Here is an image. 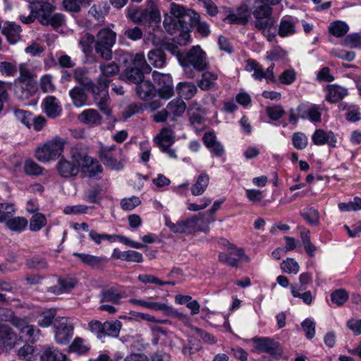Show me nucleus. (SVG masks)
<instances>
[{
	"mask_svg": "<svg viewBox=\"0 0 361 361\" xmlns=\"http://www.w3.org/2000/svg\"><path fill=\"white\" fill-rule=\"evenodd\" d=\"M204 214H199L191 218L178 221L176 223L172 222L169 219H166V226L175 233L191 234L196 232L209 231V224L214 221L215 219H205Z\"/></svg>",
	"mask_w": 361,
	"mask_h": 361,
	"instance_id": "1",
	"label": "nucleus"
},
{
	"mask_svg": "<svg viewBox=\"0 0 361 361\" xmlns=\"http://www.w3.org/2000/svg\"><path fill=\"white\" fill-rule=\"evenodd\" d=\"M72 157L79 163L80 171L85 176L94 177L102 172V166L99 161L90 157L85 147L78 145L71 149Z\"/></svg>",
	"mask_w": 361,
	"mask_h": 361,
	"instance_id": "2",
	"label": "nucleus"
},
{
	"mask_svg": "<svg viewBox=\"0 0 361 361\" xmlns=\"http://www.w3.org/2000/svg\"><path fill=\"white\" fill-rule=\"evenodd\" d=\"M95 53L103 60L110 61L113 58L112 48L116 41V33L109 27L100 29L94 36Z\"/></svg>",
	"mask_w": 361,
	"mask_h": 361,
	"instance_id": "3",
	"label": "nucleus"
},
{
	"mask_svg": "<svg viewBox=\"0 0 361 361\" xmlns=\"http://www.w3.org/2000/svg\"><path fill=\"white\" fill-rule=\"evenodd\" d=\"M20 75L14 81L15 94L21 100L30 98L36 90L34 75L24 65L19 68Z\"/></svg>",
	"mask_w": 361,
	"mask_h": 361,
	"instance_id": "4",
	"label": "nucleus"
},
{
	"mask_svg": "<svg viewBox=\"0 0 361 361\" xmlns=\"http://www.w3.org/2000/svg\"><path fill=\"white\" fill-rule=\"evenodd\" d=\"M66 142L64 139L55 137L36 149V158L41 162H49L59 157L64 150Z\"/></svg>",
	"mask_w": 361,
	"mask_h": 361,
	"instance_id": "5",
	"label": "nucleus"
},
{
	"mask_svg": "<svg viewBox=\"0 0 361 361\" xmlns=\"http://www.w3.org/2000/svg\"><path fill=\"white\" fill-rule=\"evenodd\" d=\"M178 61L181 66L190 65L198 72H202L208 68L206 53L200 46H193L188 52L178 56Z\"/></svg>",
	"mask_w": 361,
	"mask_h": 361,
	"instance_id": "6",
	"label": "nucleus"
},
{
	"mask_svg": "<svg viewBox=\"0 0 361 361\" xmlns=\"http://www.w3.org/2000/svg\"><path fill=\"white\" fill-rule=\"evenodd\" d=\"M148 8L137 9L128 13L130 19L135 23L142 25L157 22L160 20V14L156 6L157 0H147Z\"/></svg>",
	"mask_w": 361,
	"mask_h": 361,
	"instance_id": "7",
	"label": "nucleus"
},
{
	"mask_svg": "<svg viewBox=\"0 0 361 361\" xmlns=\"http://www.w3.org/2000/svg\"><path fill=\"white\" fill-rule=\"evenodd\" d=\"M200 18L199 14L193 10H188L187 14L176 19L164 18L163 24L171 35L175 33L176 30H188V25H193L194 21Z\"/></svg>",
	"mask_w": 361,
	"mask_h": 361,
	"instance_id": "8",
	"label": "nucleus"
},
{
	"mask_svg": "<svg viewBox=\"0 0 361 361\" xmlns=\"http://www.w3.org/2000/svg\"><path fill=\"white\" fill-rule=\"evenodd\" d=\"M108 88H99V86L92 90L94 102L99 111L104 114L108 120L112 123L116 122V118L112 115V111L109 107L110 97L108 93Z\"/></svg>",
	"mask_w": 361,
	"mask_h": 361,
	"instance_id": "9",
	"label": "nucleus"
},
{
	"mask_svg": "<svg viewBox=\"0 0 361 361\" xmlns=\"http://www.w3.org/2000/svg\"><path fill=\"white\" fill-rule=\"evenodd\" d=\"M55 340L59 344H66L73 335L74 326L71 321L66 317L56 319L54 322Z\"/></svg>",
	"mask_w": 361,
	"mask_h": 361,
	"instance_id": "10",
	"label": "nucleus"
},
{
	"mask_svg": "<svg viewBox=\"0 0 361 361\" xmlns=\"http://www.w3.org/2000/svg\"><path fill=\"white\" fill-rule=\"evenodd\" d=\"M273 9L267 4L256 6L252 12L255 18V27L257 30L271 28L274 24L272 16Z\"/></svg>",
	"mask_w": 361,
	"mask_h": 361,
	"instance_id": "11",
	"label": "nucleus"
},
{
	"mask_svg": "<svg viewBox=\"0 0 361 361\" xmlns=\"http://www.w3.org/2000/svg\"><path fill=\"white\" fill-rule=\"evenodd\" d=\"M152 77L156 83L157 92L161 99H169L173 94V87L171 76L169 74H162L154 71Z\"/></svg>",
	"mask_w": 361,
	"mask_h": 361,
	"instance_id": "12",
	"label": "nucleus"
},
{
	"mask_svg": "<svg viewBox=\"0 0 361 361\" xmlns=\"http://www.w3.org/2000/svg\"><path fill=\"white\" fill-rule=\"evenodd\" d=\"M100 75L97 80L99 88H108L111 82L110 78L117 75L119 72V66L115 61L102 62L99 66Z\"/></svg>",
	"mask_w": 361,
	"mask_h": 361,
	"instance_id": "13",
	"label": "nucleus"
},
{
	"mask_svg": "<svg viewBox=\"0 0 361 361\" xmlns=\"http://www.w3.org/2000/svg\"><path fill=\"white\" fill-rule=\"evenodd\" d=\"M53 6L48 2H42L39 23L43 25H50L54 28L61 27L64 23V16L61 13L51 14Z\"/></svg>",
	"mask_w": 361,
	"mask_h": 361,
	"instance_id": "14",
	"label": "nucleus"
},
{
	"mask_svg": "<svg viewBox=\"0 0 361 361\" xmlns=\"http://www.w3.org/2000/svg\"><path fill=\"white\" fill-rule=\"evenodd\" d=\"M274 68V65L271 64L264 71L262 66L256 61L250 59L247 61L246 70L249 72H253L252 76L257 80H262L264 78L267 82H275Z\"/></svg>",
	"mask_w": 361,
	"mask_h": 361,
	"instance_id": "15",
	"label": "nucleus"
},
{
	"mask_svg": "<svg viewBox=\"0 0 361 361\" xmlns=\"http://www.w3.org/2000/svg\"><path fill=\"white\" fill-rule=\"evenodd\" d=\"M56 171L65 178L76 176L80 172L79 163L72 157L71 154V159L61 157L56 164Z\"/></svg>",
	"mask_w": 361,
	"mask_h": 361,
	"instance_id": "16",
	"label": "nucleus"
},
{
	"mask_svg": "<svg viewBox=\"0 0 361 361\" xmlns=\"http://www.w3.org/2000/svg\"><path fill=\"white\" fill-rule=\"evenodd\" d=\"M256 350L259 353H267L275 356H281L282 350L278 342L268 337H255L252 338Z\"/></svg>",
	"mask_w": 361,
	"mask_h": 361,
	"instance_id": "17",
	"label": "nucleus"
},
{
	"mask_svg": "<svg viewBox=\"0 0 361 361\" xmlns=\"http://www.w3.org/2000/svg\"><path fill=\"white\" fill-rule=\"evenodd\" d=\"M17 339V335L9 326L0 323V348L10 350L16 345Z\"/></svg>",
	"mask_w": 361,
	"mask_h": 361,
	"instance_id": "18",
	"label": "nucleus"
},
{
	"mask_svg": "<svg viewBox=\"0 0 361 361\" xmlns=\"http://www.w3.org/2000/svg\"><path fill=\"white\" fill-rule=\"evenodd\" d=\"M250 17V11L248 6L242 4L235 11L230 12L225 18L230 23L246 25Z\"/></svg>",
	"mask_w": 361,
	"mask_h": 361,
	"instance_id": "19",
	"label": "nucleus"
},
{
	"mask_svg": "<svg viewBox=\"0 0 361 361\" xmlns=\"http://www.w3.org/2000/svg\"><path fill=\"white\" fill-rule=\"evenodd\" d=\"M42 106L47 116L52 118L59 116L62 111L60 102L53 96L47 97L43 100Z\"/></svg>",
	"mask_w": 361,
	"mask_h": 361,
	"instance_id": "20",
	"label": "nucleus"
},
{
	"mask_svg": "<svg viewBox=\"0 0 361 361\" xmlns=\"http://www.w3.org/2000/svg\"><path fill=\"white\" fill-rule=\"evenodd\" d=\"M78 120L85 125L97 126L102 124V117L96 109H88L78 114Z\"/></svg>",
	"mask_w": 361,
	"mask_h": 361,
	"instance_id": "21",
	"label": "nucleus"
},
{
	"mask_svg": "<svg viewBox=\"0 0 361 361\" xmlns=\"http://www.w3.org/2000/svg\"><path fill=\"white\" fill-rule=\"evenodd\" d=\"M312 139L316 145H323L327 144L331 147H336L337 141L333 132H326L322 129L316 130L312 135Z\"/></svg>",
	"mask_w": 361,
	"mask_h": 361,
	"instance_id": "22",
	"label": "nucleus"
},
{
	"mask_svg": "<svg viewBox=\"0 0 361 361\" xmlns=\"http://www.w3.org/2000/svg\"><path fill=\"white\" fill-rule=\"evenodd\" d=\"M125 297L124 294L118 292L114 287L104 289L99 294L100 302H109L114 305L121 304V300Z\"/></svg>",
	"mask_w": 361,
	"mask_h": 361,
	"instance_id": "23",
	"label": "nucleus"
},
{
	"mask_svg": "<svg viewBox=\"0 0 361 361\" xmlns=\"http://www.w3.org/2000/svg\"><path fill=\"white\" fill-rule=\"evenodd\" d=\"M20 26L15 23L7 22L2 28V33L11 44H15L20 39Z\"/></svg>",
	"mask_w": 361,
	"mask_h": 361,
	"instance_id": "24",
	"label": "nucleus"
},
{
	"mask_svg": "<svg viewBox=\"0 0 361 361\" xmlns=\"http://www.w3.org/2000/svg\"><path fill=\"white\" fill-rule=\"evenodd\" d=\"M135 89L137 96L142 100H147L157 93L156 87L149 80H142L136 85Z\"/></svg>",
	"mask_w": 361,
	"mask_h": 361,
	"instance_id": "25",
	"label": "nucleus"
},
{
	"mask_svg": "<svg viewBox=\"0 0 361 361\" xmlns=\"http://www.w3.org/2000/svg\"><path fill=\"white\" fill-rule=\"evenodd\" d=\"M154 142L160 149H166L170 147L174 142L173 132L171 128H164L155 137Z\"/></svg>",
	"mask_w": 361,
	"mask_h": 361,
	"instance_id": "26",
	"label": "nucleus"
},
{
	"mask_svg": "<svg viewBox=\"0 0 361 361\" xmlns=\"http://www.w3.org/2000/svg\"><path fill=\"white\" fill-rule=\"evenodd\" d=\"M99 155L100 159L106 167L113 170H119L123 168L122 163L116 159L112 154H110L109 149L100 148Z\"/></svg>",
	"mask_w": 361,
	"mask_h": 361,
	"instance_id": "27",
	"label": "nucleus"
},
{
	"mask_svg": "<svg viewBox=\"0 0 361 361\" xmlns=\"http://www.w3.org/2000/svg\"><path fill=\"white\" fill-rule=\"evenodd\" d=\"M42 361H66V355L59 351L56 348L45 346L40 355Z\"/></svg>",
	"mask_w": 361,
	"mask_h": 361,
	"instance_id": "28",
	"label": "nucleus"
},
{
	"mask_svg": "<svg viewBox=\"0 0 361 361\" xmlns=\"http://www.w3.org/2000/svg\"><path fill=\"white\" fill-rule=\"evenodd\" d=\"M76 283V281L72 278L60 279L58 284L49 288V291L54 294H61L73 289Z\"/></svg>",
	"mask_w": 361,
	"mask_h": 361,
	"instance_id": "29",
	"label": "nucleus"
},
{
	"mask_svg": "<svg viewBox=\"0 0 361 361\" xmlns=\"http://www.w3.org/2000/svg\"><path fill=\"white\" fill-rule=\"evenodd\" d=\"M295 32V22L290 16L283 17L279 23V35L281 37H286Z\"/></svg>",
	"mask_w": 361,
	"mask_h": 361,
	"instance_id": "30",
	"label": "nucleus"
},
{
	"mask_svg": "<svg viewBox=\"0 0 361 361\" xmlns=\"http://www.w3.org/2000/svg\"><path fill=\"white\" fill-rule=\"evenodd\" d=\"M74 80L85 87L87 90L92 91L97 87L92 80L89 78L86 74V71L82 68H78L73 73Z\"/></svg>",
	"mask_w": 361,
	"mask_h": 361,
	"instance_id": "31",
	"label": "nucleus"
},
{
	"mask_svg": "<svg viewBox=\"0 0 361 361\" xmlns=\"http://www.w3.org/2000/svg\"><path fill=\"white\" fill-rule=\"evenodd\" d=\"M217 79V74L210 71H204L202 75V78L197 82V84L202 90L207 91L215 86Z\"/></svg>",
	"mask_w": 361,
	"mask_h": 361,
	"instance_id": "32",
	"label": "nucleus"
},
{
	"mask_svg": "<svg viewBox=\"0 0 361 361\" xmlns=\"http://www.w3.org/2000/svg\"><path fill=\"white\" fill-rule=\"evenodd\" d=\"M209 183V177L207 173L200 174L195 183L191 187V193L194 196L202 195L207 190Z\"/></svg>",
	"mask_w": 361,
	"mask_h": 361,
	"instance_id": "33",
	"label": "nucleus"
},
{
	"mask_svg": "<svg viewBox=\"0 0 361 361\" xmlns=\"http://www.w3.org/2000/svg\"><path fill=\"white\" fill-rule=\"evenodd\" d=\"M176 90L179 96L185 99H192L195 95L197 90L194 83L188 82L178 83Z\"/></svg>",
	"mask_w": 361,
	"mask_h": 361,
	"instance_id": "34",
	"label": "nucleus"
},
{
	"mask_svg": "<svg viewBox=\"0 0 361 361\" xmlns=\"http://www.w3.org/2000/svg\"><path fill=\"white\" fill-rule=\"evenodd\" d=\"M147 59L149 63L156 68H162L166 63V55L160 49L149 51Z\"/></svg>",
	"mask_w": 361,
	"mask_h": 361,
	"instance_id": "35",
	"label": "nucleus"
},
{
	"mask_svg": "<svg viewBox=\"0 0 361 361\" xmlns=\"http://www.w3.org/2000/svg\"><path fill=\"white\" fill-rule=\"evenodd\" d=\"M69 95L73 104L76 107H81L85 105L87 95L82 88L75 87L69 92Z\"/></svg>",
	"mask_w": 361,
	"mask_h": 361,
	"instance_id": "36",
	"label": "nucleus"
},
{
	"mask_svg": "<svg viewBox=\"0 0 361 361\" xmlns=\"http://www.w3.org/2000/svg\"><path fill=\"white\" fill-rule=\"evenodd\" d=\"M348 90L338 85H331L329 87L326 100L331 103L338 102L346 96Z\"/></svg>",
	"mask_w": 361,
	"mask_h": 361,
	"instance_id": "37",
	"label": "nucleus"
},
{
	"mask_svg": "<svg viewBox=\"0 0 361 361\" xmlns=\"http://www.w3.org/2000/svg\"><path fill=\"white\" fill-rule=\"evenodd\" d=\"M201 348L199 342L195 339V335L188 336V343L184 344L182 348V353L185 356L191 357L197 353Z\"/></svg>",
	"mask_w": 361,
	"mask_h": 361,
	"instance_id": "38",
	"label": "nucleus"
},
{
	"mask_svg": "<svg viewBox=\"0 0 361 361\" xmlns=\"http://www.w3.org/2000/svg\"><path fill=\"white\" fill-rule=\"evenodd\" d=\"M186 109V104L181 99H175L171 101L166 106V110L169 115L180 116Z\"/></svg>",
	"mask_w": 361,
	"mask_h": 361,
	"instance_id": "39",
	"label": "nucleus"
},
{
	"mask_svg": "<svg viewBox=\"0 0 361 361\" xmlns=\"http://www.w3.org/2000/svg\"><path fill=\"white\" fill-rule=\"evenodd\" d=\"M6 227L11 231L20 232L27 226V221L21 216L10 217L6 222Z\"/></svg>",
	"mask_w": 361,
	"mask_h": 361,
	"instance_id": "40",
	"label": "nucleus"
},
{
	"mask_svg": "<svg viewBox=\"0 0 361 361\" xmlns=\"http://www.w3.org/2000/svg\"><path fill=\"white\" fill-rule=\"evenodd\" d=\"M113 256L116 259H121L122 260L127 262L140 263L143 261L142 254L134 250L121 252H119L118 255H116L114 252Z\"/></svg>",
	"mask_w": 361,
	"mask_h": 361,
	"instance_id": "41",
	"label": "nucleus"
},
{
	"mask_svg": "<svg viewBox=\"0 0 361 361\" xmlns=\"http://www.w3.org/2000/svg\"><path fill=\"white\" fill-rule=\"evenodd\" d=\"M41 6H42V2L31 4L30 5V8L31 9V13L27 16H25L23 15L20 16V20L23 23H26V24H30L32 22H34V20L35 19H37L39 21V18H40L39 16L41 15V12H40L41 11Z\"/></svg>",
	"mask_w": 361,
	"mask_h": 361,
	"instance_id": "42",
	"label": "nucleus"
},
{
	"mask_svg": "<svg viewBox=\"0 0 361 361\" xmlns=\"http://www.w3.org/2000/svg\"><path fill=\"white\" fill-rule=\"evenodd\" d=\"M348 30V25L345 22L341 20H336L331 23L329 27V32L336 37H341L344 36Z\"/></svg>",
	"mask_w": 361,
	"mask_h": 361,
	"instance_id": "43",
	"label": "nucleus"
},
{
	"mask_svg": "<svg viewBox=\"0 0 361 361\" xmlns=\"http://www.w3.org/2000/svg\"><path fill=\"white\" fill-rule=\"evenodd\" d=\"M121 326V322L118 320L106 321L104 322V337L106 336L111 337L118 336Z\"/></svg>",
	"mask_w": 361,
	"mask_h": 361,
	"instance_id": "44",
	"label": "nucleus"
},
{
	"mask_svg": "<svg viewBox=\"0 0 361 361\" xmlns=\"http://www.w3.org/2000/svg\"><path fill=\"white\" fill-rule=\"evenodd\" d=\"M144 72L147 71L138 68L128 67L125 71V76L129 82L137 85L143 80Z\"/></svg>",
	"mask_w": 361,
	"mask_h": 361,
	"instance_id": "45",
	"label": "nucleus"
},
{
	"mask_svg": "<svg viewBox=\"0 0 361 361\" xmlns=\"http://www.w3.org/2000/svg\"><path fill=\"white\" fill-rule=\"evenodd\" d=\"M95 43L94 35L90 32L85 33L79 40V45L82 49V52L88 55L92 51V45Z\"/></svg>",
	"mask_w": 361,
	"mask_h": 361,
	"instance_id": "46",
	"label": "nucleus"
},
{
	"mask_svg": "<svg viewBox=\"0 0 361 361\" xmlns=\"http://www.w3.org/2000/svg\"><path fill=\"white\" fill-rule=\"evenodd\" d=\"M73 255L78 257L82 263H84L88 266H90V267H97L104 259V258L100 257L94 256V255H91L89 254H85V253L75 252V253H73Z\"/></svg>",
	"mask_w": 361,
	"mask_h": 361,
	"instance_id": "47",
	"label": "nucleus"
},
{
	"mask_svg": "<svg viewBox=\"0 0 361 361\" xmlns=\"http://www.w3.org/2000/svg\"><path fill=\"white\" fill-rule=\"evenodd\" d=\"M47 218L42 213H35L30 221V229L34 232L42 229L47 224Z\"/></svg>",
	"mask_w": 361,
	"mask_h": 361,
	"instance_id": "48",
	"label": "nucleus"
},
{
	"mask_svg": "<svg viewBox=\"0 0 361 361\" xmlns=\"http://www.w3.org/2000/svg\"><path fill=\"white\" fill-rule=\"evenodd\" d=\"M300 215L311 226H317L319 223V214L314 208H307L300 212Z\"/></svg>",
	"mask_w": 361,
	"mask_h": 361,
	"instance_id": "49",
	"label": "nucleus"
},
{
	"mask_svg": "<svg viewBox=\"0 0 361 361\" xmlns=\"http://www.w3.org/2000/svg\"><path fill=\"white\" fill-rule=\"evenodd\" d=\"M129 302L133 305H139L153 310H159L163 312L164 308L166 307V304L161 302H150L133 298L130 299Z\"/></svg>",
	"mask_w": 361,
	"mask_h": 361,
	"instance_id": "50",
	"label": "nucleus"
},
{
	"mask_svg": "<svg viewBox=\"0 0 361 361\" xmlns=\"http://www.w3.org/2000/svg\"><path fill=\"white\" fill-rule=\"evenodd\" d=\"M191 331L197 335L204 343L214 345L217 343V339L214 335L202 329L191 326Z\"/></svg>",
	"mask_w": 361,
	"mask_h": 361,
	"instance_id": "51",
	"label": "nucleus"
},
{
	"mask_svg": "<svg viewBox=\"0 0 361 361\" xmlns=\"http://www.w3.org/2000/svg\"><path fill=\"white\" fill-rule=\"evenodd\" d=\"M163 312H164L166 314L176 317L185 326H189L191 329V326L192 325L190 324V318L188 315L181 312H178L177 310H174L170 306H168L167 305H166V307L164 308Z\"/></svg>",
	"mask_w": 361,
	"mask_h": 361,
	"instance_id": "52",
	"label": "nucleus"
},
{
	"mask_svg": "<svg viewBox=\"0 0 361 361\" xmlns=\"http://www.w3.org/2000/svg\"><path fill=\"white\" fill-rule=\"evenodd\" d=\"M341 44L351 49L361 47V35L358 33L349 35L341 41Z\"/></svg>",
	"mask_w": 361,
	"mask_h": 361,
	"instance_id": "53",
	"label": "nucleus"
},
{
	"mask_svg": "<svg viewBox=\"0 0 361 361\" xmlns=\"http://www.w3.org/2000/svg\"><path fill=\"white\" fill-rule=\"evenodd\" d=\"M16 212L14 205L11 203H0V222H6Z\"/></svg>",
	"mask_w": 361,
	"mask_h": 361,
	"instance_id": "54",
	"label": "nucleus"
},
{
	"mask_svg": "<svg viewBox=\"0 0 361 361\" xmlns=\"http://www.w3.org/2000/svg\"><path fill=\"white\" fill-rule=\"evenodd\" d=\"M331 299L337 306H341L348 300V294L344 289H338L331 293Z\"/></svg>",
	"mask_w": 361,
	"mask_h": 361,
	"instance_id": "55",
	"label": "nucleus"
},
{
	"mask_svg": "<svg viewBox=\"0 0 361 361\" xmlns=\"http://www.w3.org/2000/svg\"><path fill=\"white\" fill-rule=\"evenodd\" d=\"M68 350L72 353L84 354L89 350V347L84 343V340L82 338H76L69 346Z\"/></svg>",
	"mask_w": 361,
	"mask_h": 361,
	"instance_id": "56",
	"label": "nucleus"
},
{
	"mask_svg": "<svg viewBox=\"0 0 361 361\" xmlns=\"http://www.w3.org/2000/svg\"><path fill=\"white\" fill-rule=\"evenodd\" d=\"M56 311L55 309H50L44 312L38 321V324L42 327H48L50 326L55 317Z\"/></svg>",
	"mask_w": 361,
	"mask_h": 361,
	"instance_id": "57",
	"label": "nucleus"
},
{
	"mask_svg": "<svg viewBox=\"0 0 361 361\" xmlns=\"http://www.w3.org/2000/svg\"><path fill=\"white\" fill-rule=\"evenodd\" d=\"M338 208L341 212L358 211L361 209V199L355 197L353 201L348 203L341 202L338 204Z\"/></svg>",
	"mask_w": 361,
	"mask_h": 361,
	"instance_id": "58",
	"label": "nucleus"
},
{
	"mask_svg": "<svg viewBox=\"0 0 361 361\" xmlns=\"http://www.w3.org/2000/svg\"><path fill=\"white\" fill-rule=\"evenodd\" d=\"M281 268L283 271L288 274H297L299 271L300 267L298 264L292 258L283 260L281 264Z\"/></svg>",
	"mask_w": 361,
	"mask_h": 361,
	"instance_id": "59",
	"label": "nucleus"
},
{
	"mask_svg": "<svg viewBox=\"0 0 361 361\" xmlns=\"http://www.w3.org/2000/svg\"><path fill=\"white\" fill-rule=\"evenodd\" d=\"M24 171L28 175L37 176L42 173V168L31 159L25 161Z\"/></svg>",
	"mask_w": 361,
	"mask_h": 361,
	"instance_id": "60",
	"label": "nucleus"
},
{
	"mask_svg": "<svg viewBox=\"0 0 361 361\" xmlns=\"http://www.w3.org/2000/svg\"><path fill=\"white\" fill-rule=\"evenodd\" d=\"M14 114L19 121L27 127L30 128L32 121L31 113L25 110L17 109L14 111Z\"/></svg>",
	"mask_w": 361,
	"mask_h": 361,
	"instance_id": "61",
	"label": "nucleus"
},
{
	"mask_svg": "<svg viewBox=\"0 0 361 361\" xmlns=\"http://www.w3.org/2000/svg\"><path fill=\"white\" fill-rule=\"evenodd\" d=\"M141 203L138 197L133 196L128 198H123L121 201V208L126 211L133 210Z\"/></svg>",
	"mask_w": 361,
	"mask_h": 361,
	"instance_id": "62",
	"label": "nucleus"
},
{
	"mask_svg": "<svg viewBox=\"0 0 361 361\" xmlns=\"http://www.w3.org/2000/svg\"><path fill=\"white\" fill-rule=\"evenodd\" d=\"M293 146L298 149H302L307 147V137L302 133H295L292 139Z\"/></svg>",
	"mask_w": 361,
	"mask_h": 361,
	"instance_id": "63",
	"label": "nucleus"
},
{
	"mask_svg": "<svg viewBox=\"0 0 361 361\" xmlns=\"http://www.w3.org/2000/svg\"><path fill=\"white\" fill-rule=\"evenodd\" d=\"M130 67L133 68H138L139 69H142L146 71L150 70L149 66L146 63V60L144 54H137L133 59L132 66Z\"/></svg>",
	"mask_w": 361,
	"mask_h": 361,
	"instance_id": "64",
	"label": "nucleus"
}]
</instances>
